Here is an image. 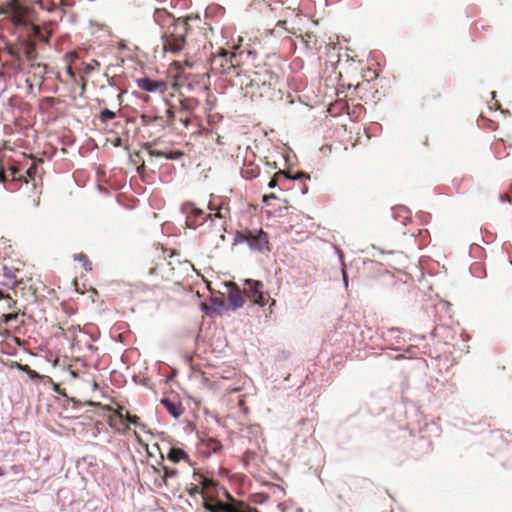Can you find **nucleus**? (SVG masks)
Returning a JSON list of instances; mask_svg holds the SVG:
<instances>
[{"instance_id": "f257e3e1", "label": "nucleus", "mask_w": 512, "mask_h": 512, "mask_svg": "<svg viewBox=\"0 0 512 512\" xmlns=\"http://www.w3.org/2000/svg\"><path fill=\"white\" fill-rule=\"evenodd\" d=\"M153 19L162 30L163 52L177 54L186 44V36L190 31V21L199 20V17L189 14L176 18L166 9H155Z\"/></svg>"}, {"instance_id": "f03ea898", "label": "nucleus", "mask_w": 512, "mask_h": 512, "mask_svg": "<svg viewBox=\"0 0 512 512\" xmlns=\"http://www.w3.org/2000/svg\"><path fill=\"white\" fill-rule=\"evenodd\" d=\"M244 295L260 307H264L270 298L269 293L264 290L263 283L254 279L244 281Z\"/></svg>"}, {"instance_id": "7ed1b4c3", "label": "nucleus", "mask_w": 512, "mask_h": 512, "mask_svg": "<svg viewBox=\"0 0 512 512\" xmlns=\"http://www.w3.org/2000/svg\"><path fill=\"white\" fill-rule=\"evenodd\" d=\"M237 55L228 51L215 56L211 61V70L216 74L229 75L235 71Z\"/></svg>"}, {"instance_id": "20e7f679", "label": "nucleus", "mask_w": 512, "mask_h": 512, "mask_svg": "<svg viewBox=\"0 0 512 512\" xmlns=\"http://www.w3.org/2000/svg\"><path fill=\"white\" fill-rule=\"evenodd\" d=\"M26 182L22 175H19V169L16 167H9L5 169L2 165L0 166V183L4 185V188L8 191H17L22 183Z\"/></svg>"}, {"instance_id": "39448f33", "label": "nucleus", "mask_w": 512, "mask_h": 512, "mask_svg": "<svg viewBox=\"0 0 512 512\" xmlns=\"http://www.w3.org/2000/svg\"><path fill=\"white\" fill-rule=\"evenodd\" d=\"M135 83L139 89L148 93L165 94L168 90V83L161 79H153L149 76L136 78Z\"/></svg>"}, {"instance_id": "423d86ee", "label": "nucleus", "mask_w": 512, "mask_h": 512, "mask_svg": "<svg viewBox=\"0 0 512 512\" xmlns=\"http://www.w3.org/2000/svg\"><path fill=\"white\" fill-rule=\"evenodd\" d=\"M208 209L212 212L214 211L213 214L210 213L207 215L211 220L213 218L226 219L230 213L228 200L221 196L211 195L208 203Z\"/></svg>"}, {"instance_id": "0eeeda50", "label": "nucleus", "mask_w": 512, "mask_h": 512, "mask_svg": "<svg viewBox=\"0 0 512 512\" xmlns=\"http://www.w3.org/2000/svg\"><path fill=\"white\" fill-rule=\"evenodd\" d=\"M19 24L27 27L30 34L38 41L41 42H49V39L52 35L51 23L48 25L40 26L34 23H31L28 19L19 20Z\"/></svg>"}, {"instance_id": "6e6552de", "label": "nucleus", "mask_w": 512, "mask_h": 512, "mask_svg": "<svg viewBox=\"0 0 512 512\" xmlns=\"http://www.w3.org/2000/svg\"><path fill=\"white\" fill-rule=\"evenodd\" d=\"M248 246L254 251H263L268 245L267 233L263 230L257 232H249L248 239H246Z\"/></svg>"}, {"instance_id": "1a4fd4ad", "label": "nucleus", "mask_w": 512, "mask_h": 512, "mask_svg": "<svg viewBox=\"0 0 512 512\" xmlns=\"http://www.w3.org/2000/svg\"><path fill=\"white\" fill-rule=\"evenodd\" d=\"M360 337L361 340L359 341V344H363L364 347L369 348H375L377 346H380L378 341L380 340V336L378 335V332L374 330L371 327H365L364 329L360 330Z\"/></svg>"}, {"instance_id": "9d476101", "label": "nucleus", "mask_w": 512, "mask_h": 512, "mask_svg": "<svg viewBox=\"0 0 512 512\" xmlns=\"http://www.w3.org/2000/svg\"><path fill=\"white\" fill-rule=\"evenodd\" d=\"M160 403L174 419H178L184 412L180 401L164 397L161 399Z\"/></svg>"}, {"instance_id": "9b49d317", "label": "nucleus", "mask_w": 512, "mask_h": 512, "mask_svg": "<svg viewBox=\"0 0 512 512\" xmlns=\"http://www.w3.org/2000/svg\"><path fill=\"white\" fill-rule=\"evenodd\" d=\"M35 4L38 5L41 10L55 15L60 20L65 15V10L57 6L53 1L37 0Z\"/></svg>"}, {"instance_id": "f8f14e48", "label": "nucleus", "mask_w": 512, "mask_h": 512, "mask_svg": "<svg viewBox=\"0 0 512 512\" xmlns=\"http://www.w3.org/2000/svg\"><path fill=\"white\" fill-rule=\"evenodd\" d=\"M240 173L242 178L246 180H252L260 175V167L254 162L245 160Z\"/></svg>"}, {"instance_id": "ddd939ff", "label": "nucleus", "mask_w": 512, "mask_h": 512, "mask_svg": "<svg viewBox=\"0 0 512 512\" xmlns=\"http://www.w3.org/2000/svg\"><path fill=\"white\" fill-rule=\"evenodd\" d=\"M392 215L393 218L402 223L406 224L411 219V212L410 210L403 205H398L392 208Z\"/></svg>"}, {"instance_id": "4468645a", "label": "nucleus", "mask_w": 512, "mask_h": 512, "mask_svg": "<svg viewBox=\"0 0 512 512\" xmlns=\"http://www.w3.org/2000/svg\"><path fill=\"white\" fill-rule=\"evenodd\" d=\"M73 351L83 352L84 356L87 354H93L98 350L93 344H91L88 340H82L80 338L76 339V342L72 344Z\"/></svg>"}, {"instance_id": "2eb2a0df", "label": "nucleus", "mask_w": 512, "mask_h": 512, "mask_svg": "<svg viewBox=\"0 0 512 512\" xmlns=\"http://www.w3.org/2000/svg\"><path fill=\"white\" fill-rule=\"evenodd\" d=\"M228 302L233 310L239 309L243 306L244 300L242 292L238 287H235L230 290L228 295Z\"/></svg>"}, {"instance_id": "dca6fc26", "label": "nucleus", "mask_w": 512, "mask_h": 512, "mask_svg": "<svg viewBox=\"0 0 512 512\" xmlns=\"http://www.w3.org/2000/svg\"><path fill=\"white\" fill-rule=\"evenodd\" d=\"M167 459L173 463H179L182 460L188 461L189 455L182 448L170 447L167 453Z\"/></svg>"}, {"instance_id": "f3484780", "label": "nucleus", "mask_w": 512, "mask_h": 512, "mask_svg": "<svg viewBox=\"0 0 512 512\" xmlns=\"http://www.w3.org/2000/svg\"><path fill=\"white\" fill-rule=\"evenodd\" d=\"M201 444L208 450L209 453H218L222 450L223 447L219 440L209 436L202 438Z\"/></svg>"}, {"instance_id": "a211bd4d", "label": "nucleus", "mask_w": 512, "mask_h": 512, "mask_svg": "<svg viewBox=\"0 0 512 512\" xmlns=\"http://www.w3.org/2000/svg\"><path fill=\"white\" fill-rule=\"evenodd\" d=\"M357 331H359V327H357L356 325H354V324L347 325V331L342 333V335H343L342 341L344 342L345 347L348 348L350 346L353 347L355 345L354 335Z\"/></svg>"}, {"instance_id": "6ab92c4d", "label": "nucleus", "mask_w": 512, "mask_h": 512, "mask_svg": "<svg viewBox=\"0 0 512 512\" xmlns=\"http://www.w3.org/2000/svg\"><path fill=\"white\" fill-rule=\"evenodd\" d=\"M183 210L189 217L199 218L201 219V221L205 219V222L207 221V219H209L207 215L204 216V211L196 207L194 204H186L185 206H183Z\"/></svg>"}, {"instance_id": "aec40b11", "label": "nucleus", "mask_w": 512, "mask_h": 512, "mask_svg": "<svg viewBox=\"0 0 512 512\" xmlns=\"http://www.w3.org/2000/svg\"><path fill=\"white\" fill-rule=\"evenodd\" d=\"M400 329L399 328H390V329H387L386 331H382V334H381V338L384 342H391L393 340H395L396 343H400L399 341V333H400Z\"/></svg>"}, {"instance_id": "412c9836", "label": "nucleus", "mask_w": 512, "mask_h": 512, "mask_svg": "<svg viewBox=\"0 0 512 512\" xmlns=\"http://www.w3.org/2000/svg\"><path fill=\"white\" fill-rule=\"evenodd\" d=\"M121 421L124 423H128L134 425L137 428L144 429L145 425L142 424L140 417L137 415H131L129 413L125 415H120Z\"/></svg>"}, {"instance_id": "4be33fe9", "label": "nucleus", "mask_w": 512, "mask_h": 512, "mask_svg": "<svg viewBox=\"0 0 512 512\" xmlns=\"http://www.w3.org/2000/svg\"><path fill=\"white\" fill-rule=\"evenodd\" d=\"M224 512H260L255 507H252L243 502L239 503L238 506H228L225 508Z\"/></svg>"}, {"instance_id": "5701e85b", "label": "nucleus", "mask_w": 512, "mask_h": 512, "mask_svg": "<svg viewBox=\"0 0 512 512\" xmlns=\"http://www.w3.org/2000/svg\"><path fill=\"white\" fill-rule=\"evenodd\" d=\"M240 501H233L230 503H221L219 505L205 504L204 508L208 512H224L225 508L228 506H238Z\"/></svg>"}, {"instance_id": "b1692460", "label": "nucleus", "mask_w": 512, "mask_h": 512, "mask_svg": "<svg viewBox=\"0 0 512 512\" xmlns=\"http://www.w3.org/2000/svg\"><path fill=\"white\" fill-rule=\"evenodd\" d=\"M73 259L75 261L80 262L85 271L92 270V263L86 254H84V253L74 254Z\"/></svg>"}, {"instance_id": "393cba45", "label": "nucleus", "mask_w": 512, "mask_h": 512, "mask_svg": "<svg viewBox=\"0 0 512 512\" xmlns=\"http://www.w3.org/2000/svg\"><path fill=\"white\" fill-rule=\"evenodd\" d=\"M216 385L219 389L223 390L225 393H234L241 390L240 386H237L236 384H226L222 381H216Z\"/></svg>"}, {"instance_id": "a878e982", "label": "nucleus", "mask_w": 512, "mask_h": 512, "mask_svg": "<svg viewBox=\"0 0 512 512\" xmlns=\"http://www.w3.org/2000/svg\"><path fill=\"white\" fill-rule=\"evenodd\" d=\"M0 302H3L7 309H13L16 306V301L8 294L0 291Z\"/></svg>"}, {"instance_id": "bb28decb", "label": "nucleus", "mask_w": 512, "mask_h": 512, "mask_svg": "<svg viewBox=\"0 0 512 512\" xmlns=\"http://www.w3.org/2000/svg\"><path fill=\"white\" fill-rule=\"evenodd\" d=\"M116 118V113L110 109H103L99 114V120L102 123H106L109 120H113Z\"/></svg>"}, {"instance_id": "cd10ccee", "label": "nucleus", "mask_w": 512, "mask_h": 512, "mask_svg": "<svg viewBox=\"0 0 512 512\" xmlns=\"http://www.w3.org/2000/svg\"><path fill=\"white\" fill-rule=\"evenodd\" d=\"M3 271H4V277L7 279V281L5 282V285L13 287L17 283L16 276L7 267H3Z\"/></svg>"}, {"instance_id": "c85d7f7f", "label": "nucleus", "mask_w": 512, "mask_h": 512, "mask_svg": "<svg viewBox=\"0 0 512 512\" xmlns=\"http://www.w3.org/2000/svg\"><path fill=\"white\" fill-rule=\"evenodd\" d=\"M212 307H215L216 315H221L225 310V302L219 298L212 299Z\"/></svg>"}, {"instance_id": "c756f323", "label": "nucleus", "mask_w": 512, "mask_h": 512, "mask_svg": "<svg viewBox=\"0 0 512 512\" xmlns=\"http://www.w3.org/2000/svg\"><path fill=\"white\" fill-rule=\"evenodd\" d=\"M412 351H413V348H407L405 350V353H399V354H396V355H390V354H387L388 358L390 359H393V360H401V359H405V358H412Z\"/></svg>"}, {"instance_id": "7c9ffc66", "label": "nucleus", "mask_w": 512, "mask_h": 512, "mask_svg": "<svg viewBox=\"0 0 512 512\" xmlns=\"http://www.w3.org/2000/svg\"><path fill=\"white\" fill-rule=\"evenodd\" d=\"M186 223L189 228L195 229V228L199 227L200 225L204 224L205 219H203V221H201V219H199V218L186 216Z\"/></svg>"}, {"instance_id": "2f4dec72", "label": "nucleus", "mask_w": 512, "mask_h": 512, "mask_svg": "<svg viewBox=\"0 0 512 512\" xmlns=\"http://www.w3.org/2000/svg\"><path fill=\"white\" fill-rule=\"evenodd\" d=\"M184 156V152L180 150H172L169 152H166V156H164L165 159L168 160H179Z\"/></svg>"}, {"instance_id": "473e14b6", "label": "nucleus", "mask_w": 512, "mask_h": 512, "mask_svg": "<svg viewBox=\"0 0 512 512\" xmlns=\"http://www.w3.org/2000/svg\"><path fill=\"white\" fill-rule=\"evenodd\" d=\"M280 176H286V171H278L274 177L269 181L268 188L274 189L278 185V178Z\"/></svg>"}, {"instance_id": "72a5a7b5", "label": "nucleus", "mask_w": 512, "mask_h": 512, "mask_svg": "<svg viewBox=\"0 0 512 512\" xmlns=\"http://www.w3.org/2000/svg\"><path fill=\"white\" fill-rule=\"evenodd\" d=\"M17 319H18L17 313L2 314L0 316L1 322L5 323V324H8L13 321H17Z\"/></svg>"}, {"instance_id": "f704fd0d", "label": "nucleus", "mask_w": 512, "mask_h": 512, "mask_svg": "<svg viewBox=\"0 0 512 512\" xmlns=\"http://www.w3.org/2000/svg\"><path fill=\"white\" fill-rule=\"evenodd\" d=\"M100 67V63L97 60H92L91 63H88L84 67V72L86 74H90L93 70Z\"/></svg>"}, {"instance_id": "c9c22d12", "label": "nucleus", "mask_w": 512, "mask_h": 512, "mask_svg": "<svg viewBox=\"0 0 512 512\" xmlns=\"http://www.w3.org/2000/svg\"><path fill=\"white\" fill-rule=\"evenodd\" d=\"M226 373L227 374L222 375L218 381H222L223 383H225L226 381L233 380L237 376V373L235 370H229Z\"/></svg>"}, {"instance_id": "e433bc0d", "label": "nucleus", "mask_w": 512, "mask_h": 512, "mask_svg": "<svg viewBox=\"0 0 512 512\" xmlns=\"http://www.w3.org/2000/svg\"><path fill=\"white\" fill-rule=\"evenodd\" d=\"M285 178H287L289 180H302L303 178L310 179V177L308 175L300 173V172H297L294 175H290L289 173L286 172Z\"/></svg>"}, {"instance_id": "4c0bfd02", "label": "nucleus", "mask_w": 512, "mask_h": 512, "mask_svg": "<svg viewBox=\"0 0 512 512\" xmlns=\"http://www.w3.org/2000/svg\"><path fill=\"white\" fill-rule=\"evenodd\" d=\"M201 310L208 316H213L214 314H216L215 307H212V305L202 303Z\"/></svg>"}, {"instance_id": "58836bf2", "label": "nucleus", "mask_w": 512, "mask_h": 512, "mask_svg": "<svg viewBox=\"0 0 512 512\" xmlns=\"http://www.w3.org/2000/svg\"><path fill=\"white\" fill-rule=\"evenodd\" d=\"M157 119H158L157 116H150V115H147V114L141 115V121H142L143 125H150L151 123H153Z\"/></svg>"}, {"instance_id": "ea45409f", "label": "nucleus", "mask_w": 512, "mask_h": 512, "mask_svg": "<svg viewBox=\"0 0 512 512\" xmlns=\"http://www.w3.org/2000/svg\"><path fill=\"white\" fill-rule=\"evenodd\" d=\"M25 56L28 60H34L36 57V50L33 47H27L25 49Z\"/></svg>"}, {"instance_id": "a19ab883", "label": "nucleus", "mask_w": 512, "mask_h": 512, "mask_svg": "<svg viewBox=\"0 0 512 512\" xmlns=\"http://www.w3.org/2000/svg\"><path fill=\"white\" fill-rule=\"evenodd\" d=\"M8 471L15 475H19L24 472V468L22 465H11Z\"/></svg>"}, {"instance_id": "79ce46f5", "label": "nucleus", "mask_w": 512, "mask_h": 512, "mask_svg": "<svg viewBox=\"0 0 512 512\" xmlns=\"http://www.w3.org/2000/svg\"><path fill=\"white\" fill-rule=\"evenodd\" d=\"M164 477L165 478H173L177 475V471L175 469L169 467H163Z\"/></svg>"}, {"instance_id": "37998d69", "label": "nucleus", "mask_w": 512, "mask_h": 512, "mask_svg": "<svg viewBox=\"0 0 512 512\" xmlns=\"http://www.w3.org/2000/svg\"><path fill=\"white\" fill-rule=\"evenodd\" d=\"M149 155L156 158H164L166 152L161 150H149Z\"/></svg>"}, {"instance_id": "c03bdc74", "label": "nucleus", "mask_w": 512, "mask_h": 512, "mask_svg": "<svg viewBox=\"0 0 512 512\" xmlns=\"http://www.w3.org/2000/svg\"><path fill=\"white\" fill-rule=\"evenodd\" d=\"M277 199V196L274 194V193H271V194H265L263 195L262 197V202L265 203V204H270V202L272 200H275Z\"/></svg>"}, {"instance_id": "a18cd8bd", "label": "nucleus", "mask_w": 512, "mask_h": 512, "mask_svg": "<svg viewBox=\"0 0 512 512\" xmlns=\"http://www.w3.org/2000/svg\"><path fill=\"white\" fill-rule=\"evenodd\" d=\"M246 239H248V234L247 235H244V234H241V233H237L236 236H235V242L236 243H246Z\"/></svg>"}, {"instance_id": "49530a36", "label": "nucleus", "mask_w": 512, "mask_h": 512, "mask_svg": "<svg viewBox=\"0 0 512 512\" xmlns=\"http://www.w3.org/2000/svg\"><path fill=\"white\" fill-rule=\"evenodd\" d=\"M335 250H336V253H337L338 257H339V260L341 262L342 267H346L345 263H344V253H343V251L340 248H338V247H335Z\"/></svg>"}, {"instance_id": "de8ad7c7", "label": "nucleus", "mask_w": 512, "mask_h": 512, "mask_svg": "<svg viewBox=\"0 0 512 512\" xmlns=\"http://www.w3.org/2000/svg\"><path fill=\"white\" fill-rule=\"evenodd\" d=\"M286 23H287V22H286L285 20H279V21H278V23H277V25H276V27H275V28H274V30H273V33H274V32H276V31H277L278 29H280V28H284V29H286V28H285Z\"/></svg>"}, {"instance_id": "09e8293b", "label": "nucleus", "mask_w": 512, "mask_h": 512, "mask_svg": "<svg viewBox=\"0 0 512 512\" xmlns=\"http://www.w3.org/2000/svg\"><path fill=\"white\" fill-rule=\"evenodd\" d=\"M342 277H343L344 285L347 287L348 286V277H347V273L345 271V267H342Z\"/></svg>"}, {"instance_id": "8fccbe9b", "label": "nucleus", "mask_w": 512, "mask_h": 512, "mask_svg": "<svg viewBox=\"0 0 512 512\" xmlns=\"http://www.w3.org/2000/svg\"><path fill=\"white\" fill-rule=\"evenodd\" d=\"M72 6V3L69 2L68 0H61V7L63 10H64V7H70Z\"/></svg>"}, {"instance_id": "3c124183", "label": "nucleus", "mask_w": 512, "mask_h": 512, "mask_svg": "<svg viewBox=\"0 0 512 512\" xmlns=\"http://www.w3.org/2000/svg\"><path fill=\"white\" fill-rule=\"evenodd\" d=\"M8 470L4 467H0V477L7 475Z\"/></svg>"}, {"instance_id": "603ef678", "label": "nucleus", "mask_w": 512, "mask_h": 512, "mask_svg": "<svg viewBox=\"0 0 512 512\" xmlns=\"http://www.w3.org/2000/svg\"><path fill=\"white\" fill-rule=\"evenodd\" d=\"M24 367H25V369H27L28 371H30V376H31L32 378H33L34 376H36V375H37V373H36L35 371H32V370L29 368V366L25 365Z\"/></svg>"}, {"instance_id": "864d4df0", "label": "nucleus", "mask_w": 512, "mask_h": 512, "mask_svg": "<svg viewBox=\"0 0 512 512\" xmlns=\"http://www.w3.org/2000/svg\"><path fill=\"white\" fill-rule=\"evenodd\" d=\"M382 349H384V347L380 346ZM385 348H388V349H391V350H394V351H399L400 348L399 347H392V346H385Z\"/></svg>"}, {"instance_id": "5fc2aeb1", "label": "nucleus", "mask_w": 512, "mask_h": 512, "mask_svg": "<svg viewBox=\"0 0 512 512\" xmlns=\"http://www.w3.org/2000/svg\"><path fill=\"white\" fill-rule=\"evenodd\" d=\"M339 334H340V333H339L338 331H335V332H334L333 338H334L335 342H336V341H338V335H339Z\"/></svg>"}, {"instance_id": "6e6d98bb", "label": "nucleus", "mask_w": 512, "mask_h": 512, "mask_svg": "<svg viewBox=\"0 0 512 512\" xmlns=\"http://www.w3.org/2000/svg\"><path fill=\"white\" fill-rule=\"evenodd\" d=\"M307 191H308V188H307L306 186H305V187H303V189H302V193H303V194H306V193H307Z\"/></svg>"}, {"instance_id": "4d7b16f0", "label": "nucleus", "mask_w": 512, "mask_h": 512, "mask_svg": "<svg viewBox=\"0 0 512 512\" xmlns=\"http://www.w3.org/2000/svg\"><path fill=\"white\" fill-rule=\"evenodd\" d=\"M122 96H123V93H120V94L118 95V100H119V102H122Z\"/></svg>"}, {"instance_id": "13d9d810", "label": "nucleus", "mask_w": 512, "mask_h": 512, "mask_svg": "<svg viewBox=\"0 0 512 512\" xmlns=\"http://www.w3.org/2000/svg\"><path fill=\"white\" fill-rule=\"evenodd\" d=\"M183 123L185 126H188L189 120H185V121H183Z\"/></svg>"}, {"instance_id": "bf43d9fd", "label": "nucleus", "mask_w": 512, "mask_h": 512, "mask_svg": "<svg viewBox=\"0 0 512 512\" xmlns=\"http://www.w3.org/2000/svg\"><path fill=\"white\" fill-rule=\"evenodd\" d=\"M92 385H93V387H96V386H97V384H96V382H95V381H93V382H92Z\"/></svg>"}, {"instance_id": "052dcab7", "label": "nucleus", "mask_w": 512, "mask_h": 512, "mask_svg": "<svg viewBox=\"0 0 512 512\" xmlns=\"http://www.w3.org/2000/svg\"><path fill=\"white\" fill-rule=\"evenodd\" d=\"M239 403H240V404H242V403H243V399H242V398H240V399H239Z\"/></svg>"}]
</instances>
